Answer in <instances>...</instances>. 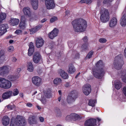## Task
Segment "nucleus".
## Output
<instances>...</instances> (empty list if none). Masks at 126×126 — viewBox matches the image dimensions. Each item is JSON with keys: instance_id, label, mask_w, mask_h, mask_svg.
I'll return each instance as SVG.
<instances>
[{"instance_id": "1a4fd4ad", "label": "nucleus", "mask_w": 126, "mask_h": 126, "mask_svg": "<svg viewBox=\"0 0 126 126\" xmlns=\"http://www.w3.org/2000/svg\"><path fill=\"white\" fill-rule=\"evenodd\" d=\"M33 60V62L36 63L42 61L41 56L39 52H36L34 53Z\"/></svg>"}, {"instance_id": "393cba45", "label": "nucleus", "mask_w": 126, "mask_h": 126, "mask_svg": "<svg viewBox=\"0 0 126 126\" xmlns=\"http://www.w3.org/2000/svg\"><path fill=\"white\" fill-rule=\"evenodd\" d=\"M28 122L30 124H36L37 122L35 117L34 116H30L28 119Z\"/></svg>"}, {"instance_id": "ea45409f", "label": "nucleus", "mask_w": 126, "mask_h": 126, "mask_svg": "<svg viewBox=\"0 0 126 126\" xmlns=\"http://www.w3.org/2000/svg\"><path fill=\"white\" fill-rule=\"evenodd\" d=\"M8 79L11 81H14L16 80V78L13 76H9L8 77Z\"/></svg>"}, {"instance_id": "e433bc0d", "label": "nucleus", "mask_w": 126, "mask_h": 126, "mask_svg": "<svg viewBox=\"0 0 126 126\" xmlns=\"http://www.w3.org/2000/svg\"><path fill=\"white\" fill-rule=\"evenodd\" d=\"M96 101L94 100H90L89 101V105L90 106L93 107L95 106V104L96 103Z\"/></svg>"}, {"instance_id": "69168bd1", "label": "nucleus", "mask_w": 126, "mask_h": 126, "mask_svg": "<svg viewBox=\"0 0 126 126\" xmlns=\"http://www.w3.org/2000/svg\"><path fill=\"white\" fill-rule=\"evenodd\" d=\"M61 95H60V96L58 98V100L59 101H60V100H61Z\"/></svg>"}, {"instance_id": "cd10ccee", "label": "nucleus", "mask_w": 126, "mask_h": 126, "mask_svg": "<svg viewBox=\"0 0 126 126\" xmlns=\"http://www.w3.org/2000/svg\"><path fill=\"white\" fill-rule=\"evenodd\" d=\"M76 70L74 66L72 64H70L69 66L67 71L69 73L72 74L74 73Z\"/></svg>"}, {"instance_id": "6e6552de", "label": "nucleus", "mask_w": 126, "mask_h": 126, "mask_svg": "<svg viewBox=\"0 0 126 126\" xmlns=\"http://www.w3.org/2000/svg\"><path fill=\"white\" fill-rule=\"evenodd\" d=\"M32 83L37 86H40L42 84V80L38 76H34L32 78Z\"/></svg>"}, {"instance_id": "f704fd0d", "label": "nucleus", "mask_w": 126, "mask_h": 126, "mask_svg": "<svg viewBox=\"0 0 126 126\" xmlns=\"http://www.w3.org/2000/svg\"><path fill=\"white\" fill-rule=\"evenodd\" d=\"M62 82L61 79L59 78H57L54 79L53 81L54 83L57 85L60 84Z\"/></svg>"}, {"instance_id": "39448f33", "label": "nucleus", "mask_w": 126, "mask_h": 126, "mask_svg": "<svg viewBox=\"0 0 126 126\" xmlns=\"http://www.w3.org/2000/svg\"><path fill=\"white\" fill-rule=\"evenodd\" d=\"M11 82L9 80L3 78H0V87L8 89L11 87Z\"/></svg>"}, {"instance_id": "8fccbe9b", "label": "nucleus", "mask_w": 126, "mask_h": 126, "mask_svg": "<svg viewBox=\"0 0 126 126\" xmlns=\"http://www.w3.org/2000/svg\"><path fill=\"white\" fill-rule=\"evenodd\" d=\"M88 46V44L85 43L84 45L82 46L81 47L84 50L85 49H87Z\"/></svg>"}, {"instance_id": "ddd939ff", "label": "nucleus", "mask_w": 126, "mask_h": 126, "mask_svg": "<svg viewBox=\"0 0 126 126\" xmlns=\"http://www.w3.org/2000/svg\"><path fill=\"white\" fill-rule=\"evenodd\" d=\"M8 28L6 24H2L0 25V36L2 35L7 31V29Z\"/></svg>"}, {"instance_id": "a19ab883", "label": "nucleus", "mask_w": 126, "mask_h": 126, "mask_svg": "<svg viewBox=\"0 0 126 126\" xmlns=\"http://www.w3.org/2000/svg\"><path fill=\"white\" fill-rule=\"evenodd\" d=\"M58 20L57 18L55 16H53L52 17L50 20V22L51 23H52Z\"/></svg>"}, {"instance_id": "f03ea898", "label": "nucleus", "mask_w": 126, "mask_h": 126, "mask_svg": "<svg viewBox=\"0 0 126 126\" xmlns=\"http://www.w3.org/2000/svg\"><path fill=\"white\" fill-rule=\"evenodd\" d=\"M96 66L97 68H99L97 70H94L93 73L95 77L99 79L103 76L105 72L103 69L104 65L101 60H99L96 63Z\"/></svg>"}, {"instance_id": "412c9836", "label": "nucleus", "mask_w": 126, "mask_h": 126, "mask_svg": "<svg viewBox=\"0 0 126 126\" xmlns=\"http://www.w3.org/2000/svg\"><path fill=\"white\" fill-rule=\"evenodd\" d=\"M26 25L24 21V17L22 16L21 18V22L19 25V28L21 30H24L26 28Z\"/></svg>"}, {"instance_id": "2f4dec72", "label": "nucleus", "mask_w": 126, "mask_h": 126, "mask_svg": "<svg viewBox=\"0 0 126 126\" xmlns=\"http://www.w3.org/2000/svg\"><path fill=\"white\" fill-rule=\"evenodd\" d=\"M27 70L30 72H32L33 70V65L31 62H29L27 65Z\"/></svg>"}, {"instance_id": "79ce46f5", "label": "nucleus", "mask_w": 126, "mask_h": 126, "mask_svg": "<svg viewBox=\"0 0 126 126\" xmlns=\"http://www.w3.org/2000/svg\"><path fill=\"white\" fill-rule=\"evenodd\" d=\"M15 106L13 104H9L7 106V107L8 110L13 109L15 108Z\"/></svg>"}, {"instance_id": "4d7b16f0", "label": "nucleus", "mask_w": 126, "mask_h": 126, "mask_svg": "<svg viewBox=\"0 0 126 126\" xmlns=\"http://www.w3.org/2000/svg\"><path fill=\"white\" fill-rule=\"evenodd\" d=\"M92 2L91 0H86L85 2L86 3L90 4Z\"/></svg>"}, {"instance_id": "6e6d98bb", "label": "nucleus", "mask_w": 126, "mask_h": 126, "mask_svg": "<svg viewBox=\"0 0 126 126\" xmlns=\"http://www.w3.org/2000/svg\"><path fill=\"white\" fill-rule=\"evenodd\" d=\"M26 106L28 107H31L32 106V105L31 103H28L26 104Z\"/></svg>"}, {"instance_id": "b1692460", "label": "nucleus", "mask_w": 126, "mask_h": 126, "mask_svg": "<svg viewBox=\"0 0 126 126\" xmlns=\"http://www.w3.org/2000/svg\"><path fill=\"white\" fill-rule=\"evenodd\" d=\"M117 22V20L116 18L113 17L110 21L109 26L110 27H113L116 25Z\"/></svg>"}, {"instance_id": "603ef678", "label": "nucleus", "mask_w": 126, "mask_h": 126, "mask_svg": "<svg viewBox=\"0 0 126 126\" xmlns=\"http://www.w3.org/2000/svg\"><path fill=\"white\" fill-rule=\"evenodd\" d=\"M123 92L124 95L126 97V86H125L123 87Z\"/></svg>"}, {"instance_id": "0eeeda50", "label": "nucleus", "mask_w": 126, "mask_h": 126, "mask_svg": "<svg viewBox=\"0 0 126 126\" xmlns=\"http://www.w3.org/2000/svg\"><path fill=\"white\" fill-rule=\"evenodd\" d=\"M71 94V96H68L67 98V102L69 103H71L74 102L78 96V94L75 91H72Z\"/></svg>"}, {"instance_id": "58836bf2", "label": "nucleus", "mask_w": 126, "mask_h": 126, "mask_svg": "<svg viewBox=\"0 0 126 126\" xmlns=\"http://www.w3.org/2000/svg\"><path fill=\"white\" fill-rule=\"evenodd\" d=\"M19 93V91L17 89H14L13 92H12V94L13 96H15L17 95Z\"/></svg>"}, {"instance_id": "20e7f679", "label": "nucleus", "mask_w": 126, "mask_h": 126, "mask_svg": "<svg viewBox=\"0 0 126 126\" xmlns=\"http://www.w3.org/2000/svg\"><path fill=\"white\" fill-rule=\"evenodd\" d=\"M100 19L102 22L105 23L109 20L110 15L108 10L104 8L102 9L100 11Z\"/></svg>"}, {"instance_id": "c756f323", "label": "nucleus", "mask_w": 126, "mask_h": 126, "mask_svg": "<svg viewBox=\"0 0 126 126\" xmlns=\"http://www.w3.org/2000/svg\"><path fill=\"white\" fill-rule=\"evenodd\" d=\"M31 3L33 9L34 10H36L38 6V0H32Z\"/></svg>"}, {"instance_id": "7ed1b4c3", "label": "nucleus", "mask_w": 126, "mask_h": 126, "mask_svg": "<svg viewBox=\"0 0 126 126\" xmlns=\"http://www.w3.org/2000/svg\"><path fill=\"white\" fill-rule=\"evenodd\" d=\"M124 63L122 55H119L115 58L113 62L114 66L116 69H119L121 68Z\"/></svg>"}, {"instance_id": "f3484780", "label": "nucleus", "mask_w": 126, "mask_h": 126, "mask_svg": "<svg viewBox=\"0 0 126 126\" xmlns=\"http://www.w3.org/2000/svg\"><path fill=\"white\" fill-rule=\"evenodd\" d=\"M12 95V91H8L5 92L2 95V98L3 99L9 98Z\"/></svg>"}, {"instance_id": "c03bdc74", "label": "nucleus", "mask_w": 126, "mask_h": 126, "mask_svg": "<svg viewBox=\"0 0 126 126\" xmlns=\"http://www.w3.org/2000/svg\"><path fill=\"white\" fill-rule=\"evenodd\" d=\"M112 0H104L103 3L104 4H110V3L112 1Z\"/></svg>"}, {"instance_id": "864d4df0", "label": "nucleus", "mask_w": 126, "mask_h": 126, "mask_svg": "<svg viewBox=\"0 0 126 126\" xmlns=\"http://www.w3.org/2000/svg\"><path fill=\"white\" fill-rule=\"evenodd\" d=\"M39 119L40 121L41 122H43L44 121V118L43 117L40 116L39 117Z\"/></svg>"}, {"instance_id": "774afa93", "label": "nucleus", "mask_w": 126, "mask_h": 126, "mask_svg": "<svg viewBox=\"0 0 126 126\" xmlns=\"http://www.w3.org/2000/svg\"><path fill=\"white\" fill-rule=\"evenodd\" d=\"M125 56L126 57V47L124 50Z\"/></svg>"}, {"instance_id": "052dcab7", "label": "nucleus", "mask_w": 126, "mask_h": 126, "mask_svg": "<svg viewBox=\"0 0 126 126\" xmlns=\"http://www.w3.org/2000/svg\"><path fill=\"white\" fill-rule=\"evenodd\" d=\"M47 20L46 18H44L41 20V23H44V22L46 21Z\"/></svg>"}, {"instance_id": "de8ad7c7", "label": "nucleus", "mask_w": 126, "mask_h": 126, "mask_svg": "<svg viewBox=\"0 0 126 126\" xmlns=\"http://www.w3.org/2000/svg\"><path fill=\"white\" fill-rule=\"evenodd\" d=\"M14 48L12 46H10L8 49V51L9 52H11L14 51Z\"/></svg>"}, {"instance_id": "4468645a", "label": "nucleus", "mask_w": 126, "mask_h": 126, "mask_svg": "<svg viewBox=\"0 0 126 126\" xmlns=\"http://www.w3.org/2000/svg\"><path fill=\"white\" fill-rule=\"evenodd\" d=\"M44 41L41 37L37 38L36 40V45L38 48L42 47L44 43Z\"/></svg>"}, {"instance_id": "a211bd4d", "label": "nucleus", "mask_w": 126, "mask_h": 126, "mask_svg": "<svg viewBox=\"0 0 126 126\" xmlns=\"http://www.w3.org/2000/svg\"><path fill=\"white\" fill-rule=\"evenodd\" d=\"M58 73L63 79H66L68 78V77L67 74L62 69H59L58 71Z\"/></svg>"}, {"instance_id": "dca6fc26", "label": "nucleus", "mask_w": 126, "mask_h": 126, "mask_svg": "<svg viewBox=\"0 0 126 126\" xmlns=\"http://www.w3.org/2000/svg\"><path fill=\"white\" fill-rule=\"evenodd\" d=\"M59 32L58 30L56 28H54L48 35L49 38L52 39L55 37L57 36Z\"/></svg>"}, {"instance_id": "72a5a7b5", "label": "nucleus", "mask_w": 126, "mask_h": 126, "mask_svg": "<svg viewBox=\"0 0 126 126\" xmlns=\"http://www.w3.org/2000/svg\"><path fill=\"white\" fill-rule=\"evenodd\" d=\"M122 86L121 82L119 81H116L115 82V87L117 90L119 89Z\"/></svg>"}, {"instance_id": "c85d7f7f", "label": "nucleus", "mask_w": 126, "mask_h": 126, "mask_svg": "<svg viewBox=\"0 0 126 126\" xmlns=\"http://www.w3.org/2000/svg\"><path fill=\"white\" fill-rule=\"evenodd\" d=\"M4 51L2 50L0 51V64L2 63L5 60V57Z\"/></svg>"}, {"instance_id": "13d9d810", "label": "nucleus", "mask_w": 126, "mask_h": 126, "mask_svg": "<svg viewBox=\"0 0 126 126\" xmlns=\"http://www.w3.org/2000/svg\"><path fill=\"white\" fill-rule=\"evenodd\" d=\"M73 44H71V42L69 43L68 46L69 47H71L73 46Z\"/></svg>"}, {"instance_id": "aec40b11", "label": "nucleus", "mask_w": 126, "mask_h": 126, "mask_svg": "<svg viewBox=\"0 0 126 126\" xmlns=\"http://www.w3.org/2000/svg\"><path fill=\"white\" fill-rule=\"evenodd\" d=\"M72 119L73 120H79L82 118V117L80 115L76 113L71 114Z\"/></svg>"}, {"instance_id": "49530a36", "label": "nucleus", "mask_w": 126, "mask_h": 126, "mask_svg": "<svg viewBox=\"0 0 126 126\" xmlns=\"http://www.w3.org/2000/svg\"><path fill=\"white\" fill-rule=\"evenodd\" d=\"M107 41L106 39L104 38H101L99 39V41L101 43H104Z\"/></svg>"}, {"instance_id": "c9c22d12", "label": "nucleus", "mask_w": 126, "mask_h": 126, "mask_svg": "<svg viewBox=\"0 0 126 126\" xmlns=\"http://www.w3.org/2000/svg\"><path fill=\"white\" fill-rule=\"evenodd\" d=\"M44 95L47 98H49L51 96V92L49 90H48L44 93Z\"/></svg>"}, {"instance_id": "a18cd8bd", "label": "nucleus", "mask_w": 126, "mask_h": 126, "mask_svg": "<svg viewBox=\"0 0 126 126\" xmlns=\"http://www.w3.org/2000/svg\"><path fill=\"white\" fill-rule=\"evenodd\" d=\"M16 125L15 124V122L14 121V118H12L11 120L10 126H15Z\"/></svg>"}, {"instance_id": "0e129e2a", "label": "nucleus", "mask_w": 126, "mask_h": 126, "mask_svg": "<svg viewBox=\"0 0 126 126\" xmlns=\"http://www.w3.org/2000/svg\"><path fill=\"white\" fill-rule=\"evenodd\" d=\"M69 83H66L65 85V86L66 87H68L69 86Z\"/></svg>"}, {"instance_id": "f8f14e48", "label": "nucleus", "mask_w": 126, "mask_h": 126, "mask_svg": "<svg viewBox=\"0 0 126 126\" xmlns=\"http://www.w3.org/2000/svg\"><path fill=\"white\" fill-rule=\"evenodd\" d=\"M96 120L92 118L86 120L85 122V126H95L96 125Z\"/></svg>"}, {"instance_id": "2eb2a0df", "label": "nucleus", "mask_w": 126, "mask_h": 126, "mask_svg": "<svg viewBox=\"0 0 126 126\" xmlns=\"http://www.w3.org/2000/svg\"><path fill=\"white\" fill-rule=\"evenodd\" d=\"M23 11L24 15L27 17H30L31 16V11L29 7H24L23 10Z\"/></svg>"}, {"instance_id": "338daca9", "label": "nucleus", "mask_w": 126, "mask_h": 126, "mask_svg": "<svg viewBox=\"0 0 126 126\" xmlns=\"http://www.w3.org/2000/svg\"><path fill=\"white\" fill-rule=\"evenodd\" d=\"M36 107L39 110H40V109H41V107L39 106H37Z\"/></svg>"}, {"instance_id": "6ab92c4d", "label": "nucleus", "mask_w": 126, "mask_h": 126, "mask_svg": "<svg viewBox=\"0 0 126 126\" xmlns=\"http://www.w3.org/2000/svg\"><path fill=\"white\" fill-rule=\"evenodd\" d=\"M45 3L46 7L47 9H50L53 8L55 7V4L54 3L53 0L50 1Z\"/></svg>"}, {"instance_id": "f257e3e1", "label": "nucleus", "mask_w": 126, "mask_h": 126, "mask_svg": "<svg viewBox=\"0 0 126 126\" xmlns=\"http://www.w3.org/2000/svg\"><path fill=\"white\" fill-rule=\"evenodd\" d=\"M72 24L74 31L77 32L84 31L87 26L86 21L82 19H76L72 22Z\"/></svg>"}, {"instance_id": "680f3d73", "label": "nucleus", "mask_w": 126, "mask_h": 126, "mask_svg": "<svg viewBox=\"0 0 126 126\" xmlns=\"http://www.w3.org/2000/svg\"><path fill=\"white\" fill-rule=\"evenodd\" d=\"M79 54L78 53H77L75 55V58L77 59L78 58H79Z\"/></svg>"}, {"instance_id": "a878e982", "label": "nucleus", "mask_w": 126, "mask_h": 126, "mask_svg": "<svg viewBox=\"0 0 126 126\" xmlns=\"http://www.w3.org/2000/svg\"><path fill=\"white\" fill-rule=\"evenodd\" d=\"M10 119L7 116H4L2 118V122L3 125L6 126L8 125L9 123Z\"/></svg>"}, {"instance_id": "09e8293b", "label": "nucleus", "mask_w": 126, "mask_h": 126, "mask_svg": "<svg viewBox=\"0 0 126 126\" xmlns=\"http://www.w3.org/2000/svg\"><path fill=\"white\" fill-rule=\"evenodd\" d=\"M22 32L21 30H16L15 32V34H17V35H19L21 34Z\"/></svg>"}, {"instance_id": "4c0bfd02", "label": "nucleus", "mask_w": 126, "mask_h": 126, "mask_svg": "<svg viewBox=\"0 0 126 126\" xmlns=\"http://www.w3.org/2000/svg\"><path fill=\"white\" fill-rule=\"evenodd\" d=\"M93 53L94 52L92 50L91 51L87 54L86 56L85 59H88L92 57Z\"/></svg>"}, {"instance_id": "37998d69", "label": "nucleus", "mask_w": 126, "mask_h": 126, "mask_svg": "<svg viewBox=\"0 0 126 126\" xmlns=\"http://www.w3.org/2000/svg\"><path fill=\"white\" fill-rule=\"evenodd\" d=\"M0 17L3 20L6 17L5 14L4 13H0Z\"/></svg>"}, {"instance_id": "bb28decb", "label": "nucleus", "mask_w": 126, "mask_h": 126, "mask_svg": "<svg viewBox=\"0 0 126 126\" xmlns=\"http://www.w3.org/2000/svg\"><path fill=\"white\" fill-rule=\"evenodd\" d=\"M10 22L11 25L14 26L18 24L19 22V20L18 19L11 18Z\"/></svg>"}, {"instance_id": "9b49d317", "label": "nucleus", "mask_w": 126, "mask_h": 126, "mask_svg": "<svg viewBox=\"0 0 126 126\" xmlns=\"http://www.w3.org/2000/svg\"><path fill=\"white\" fill-rule=\"evenodd\" d=\"M1 75L3 76L8 74L11 69L10 67L8 66H4L0 67Z\"/></svg>"}, {"instance_id": "e2e57ef3", "label": "nucleus", "mask_w": 126, "mask_h": 126, "mask_svg": "<svg viewBox=\"0 0 126 126\" xmlns=\"http://www.w3.org/2000/svg\"><path fill=\"white\" fill-rule=\"evenodd\" d=\"M46 101L45 100H41V102L43 104H45L46 103Z\"/></svg>"}, {"instance_id": "423d86ee", "label": "nucleus", "mask_w": 126, "mask_h": 126, "mask_svg": "<svg viewBox=\"0 0 126 126\" xmlns=\"http://www.w3.org/2000/svg\"><path fill=\"white\" fill-rule=\"evenodd\" d=\"M14 119L16 125L18 126H24L26 124L24 118L20 115H17L16 118H14Z\"/></svg>"}, {"instance_id": "9d476101", "label": "nucleus", "mask_w": 126, "mask_h": 126, "mask_svg": "<svg viewBox=\"0 0 126 126\" xmlns=\"http://www.w3.org/2000/svg\"><path fill=\"white\" fill-rule=\"evenodd\" d=\"M91 85L89 84H85L83 86L82 90L85 95H88L90 93L91 90Z\"/></svg>"}, {"instance_id": "4be33fe9", "label": "nucleus", "mask_w": 126, "mask_h": 126, "mask_svg": "<svg viewBox=\"0 0 126 126\" xmlns=\"http://www.w3.org/2000/svg\"><path fill=\"white\" fill-rule=\"evenodd\" d=\"M42 27V26L39 25L35 27L31 28L29 29V31L30 32V34H32L37 32L38 30Z\"/></svg>"}, {"instance_id": "7c9ffc66", "label": "nucleus", "mask_w": 126, "mask_h": 126, "mask_svg": "<svg viewBox=\"0 0 126 126\" xmlns=\"http://www.w3.org/2000/svg\"><path fill=\"white\" fill-rule=\"evenodd\" d=\"M121 25L123 26H125L126 25V15H124L122 17L120 22Z\"/></svg>"}, {"instance_id": "473e14b6", "label": "nucleus", "mask_w": 126, "mask_h": 126, "mask_svg": "<svg viewBox=\"0 0 126 126\" xmlns=\"http://www.w3.org/2000/svg\"><path fill=\"white\" fill-rule=\"evenodd\" d=\"M122 74L121 76L122 79L124 82L126 83V69H125L122 72Z\"/></svg>"}, {"instance_id": "5701e85b", "label": "nucleus", "mask_w": 126, "mask_h": 126, "mask_svg": "<svg viewBox=\"0 0 126 126\" xmlns=\"http://www.w3.org/2000/svg\"><path fill=\"white\" fill-rule=\"evenodd\" d=\"M29 48L28 50V55L29 56H31L34 51V48L33 43L30 42L29 44Z\"/></svg>"}, {"instance_id": "bf43d9fd", "label": "nucleus", "mask_w": 126, "mask_h": 126, "mask_svg": "<svg viewBox=\"0 0 126 126\" xmlns=\"http://www.w3.org/2000/svg\"><path fill=\"white\" fill-rule=\"evenodd\" d=\"M17 60V59L15 57H13V59L12 61L14 62H16Z\"/></svg>"}, {"instance_id": "5fc2aeb1", "label": "nucleus", "mask_w": 126, "mask_h": 126, "mask_svg": "<svg viewBox=\"0 0 126 126\" xmlns=\"http://www.w3.org/2000/svg\"><path fill=\"white\" fill-rule=\"evenodd\" d=\"M83 40L85 42H87L88 40V38L86 36H85L83 38Z\"/></svg>"}, {"instance_id": "3c124183", "label": "nucleus", "mask_w": 126, "mask_h": 126, "mask_svg": "<svg viewBox=\"0 0 126 126\" xmlns=\"http://www.w3.org/2000/svg\"><path fill=\"white\" fill-rule=\"evenodd\" d=\"M71 114H70L69 115H67L66 117V120H69L70 119H72V118L71 117Z\"/></svg>"}]
</instances>
